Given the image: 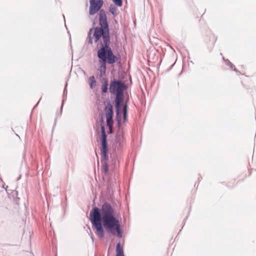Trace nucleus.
I'll return each instance as SVG.
<instances>
[{
	"instance_id": "nucleus-1",
	"label": "nucleus",
	"mask_w": 256,
	"mask_h": 256,
	"mask_svg": "<svg viewBox=\"0 0 256 256\" xmlns=\"http://www.w3.org/2000/svg\"><path fill=\"white\" fill-rule=\"evenodd\" d=\"M99 22L100 27H96L90 29L88 32L89 43L92 44V39L95 42H98L100 38L102 47L98 51V56L100 64V69L101 74H104L106 71V64H113L118 58L113 54L109 46L110 43V32L106 14L103 10L99 13Z\"/></svg>"
},
{
	"instance_id": "nucleus-2",
	"label": "nucleus",
	"mask_w": 256,
	"mask_h": 256,
	"mask_svg": "<svg viewBox=\"0 0 256 256\" xmlns=\"http://www.w3.org/2000/svg\"><path fill=\"white\" fill-rule=\"evenodd\" d=\"M90 220L92 228L95 230L96 234L100 238L104 236V231L116 232L118 238H121L122 235V230L118 220L115 216V212L112 206L108 203H104L102 206L101 210L99 208H94L90 212Z\"/></svg>"
},
{
	"instance_id": "nucleus-3",
	"label": "nucleus",
	"mask_w": 256,
	"mask_h": 256,
	"mask_svg": "<svg viewBox=\"0 0 256 256\" xmlns=\"http://www.w3.org/2000/svg\"><path fill=\"white\" fill-rule=\"evenodd\" d=\"M127 88L124 82L120 80H113L110 82L109 89L111 94L116 96H123V92Z\"/></svg>"
},
{
	"instance_id": "nucleus-4",
	"label": "nucleus",
	"mask_w": 256,
	"mask_h": 256,
	"mask_svg": "<svg viewBox=\"0 0 256 256\" xmlns=\"http://www.w3.org/2000/svg\"><path fill=\"white\" fill-rule=\"evenodd\" d=\"M104 112L106 116V121L107 126L108 128L110 133L112 134V125H113V110L112 106L111 104L110 101H106L104 102Z\"/></svg>"
},
{
	"instance_id": "nucleus-5",
	"label": "nucleus",
	"mask_w": 256,
	"mask_h": 256,
	"mask_svg": "<svg viewBox=\"0 0 256 256\" xmlns=\"http://www.w3.org/2000/svg\"><path fill=\"white\" fill-rule=\"evenodd\" d=\"M90 4L89 14L93 16L100 10L104 4V2L102 0H90Z\"/></svg>"
},
{
	"instance_id": "nucleus-6",
	"label": "nucleus",
	"mask_w": 256,
	"mask_h": 256,
	"mask_svg": "<svg viewBox=\"0 0 256 256\" xmlns=\"http://www.w3.org/2000/svg\"><path fill=\"white\" fill-rule=\"evenodd\" d=\"M101 132H102V148L101 150V153L102 156H106V154L108 152V146H107V136L105 132L104 126L103 125H101Z\"/></svg>"
},
{
	"instance_id": "nucleus-7",
	"label": "nucleus",
	"mask_w": 256,
	"mask_h": 256,
	"mask_svg": "<svg viewBox=\"0 0 256 256\" xmlns=\"http://www.w3.org/2000/svg\"><path fill=\"white\" fill-rule=\"evenodd\" d=\"M116 117H118V115L120 114L121 110L122 103L124 97H116Z\"/></svg>"
},
{
	"instance_id": "nucleus-8",
	"label": "nucleus",
	"mask_w": 256,
	"mask_h": 256,
	"mask_svg": "<svg viewBox=\"0 0 256 256\" xmlns=\"http://www.w3.org/2000/svg\"><path fill=\"white\" fill-rule=\"evenodd\" d=\"M124 138L123 131L122 130H119L116 136V142L120 145L124 142Z\"/></svg>"
},
{
	"instance_id": "nucleus-9",
	"label": "nucleus",
	"mask_w": 256,
	"mask_h": 256,
	"mask_svg": "<svg viewBox=\"0 0 256 256\" xmlns=\"http://www.w3.org/2000/svg\"><path fill=\"white\" fill-rule=\"evenodd\" d=\"M205 40L208 44L214 45L216 40V38L214 34H210L206 36Z\"/></svg>"
},
{
	"instance_id": "nucleus-10",
	"label": "nucleus",
	"mask_w": 256,
	"mask_h": 256,
	"mask_svg": "<svg viewBox=\"0 0 256 256\" xmlns=\"http://www.w3.org/2000/svg\"><path fill=\"white\" fill-rule=\"evenodd\" d=\"M88 83L91 89L94 88L96 86V81L94 76H91L88 78Z\"/></svg>"
},
{
	"instance_id": "nucleus-11",
	"label": "nucleus",
	"mask_w": 256,
	"mask_h": 256,
	"mask_svg": "<svg viewBox=\"0 0 256 256\" xmlns=\"http://www.w3.org/2000/svg\"><path fill=\"white\" fill-rule=\"evenodd\" d=\"M116 256H124L123 248L120 247V242L116 244Z\"/></svg>"
},
{
	"instance_id": "nucleus-12",
	"label": "nucleus",
	"mask_w": 256,
	"mask_h": 256,
	"mask_svg": "<svg viewBox=\"0 0 256 256\" xmlns=\"http://www.w3.org/2000/svg\"><path fill=\"white\" fill-rule=\"evenodd\" d=\"M128 104L126 102L123 108V122L126 123L127 122V112Z\"/></svg>"
},
{
	"instance_id": "nucleus-13",
	"label": "nucleus",
	"mask_w": 256,
	"mask_h": 256,
	"mask_svg": "<svg viewBox=\"0 0 256 256\" xmlns=\"http://www.w3.org/2000/svg\"><path fill=\"white\" fill-rule=\"evenodd\" d=\"M103 80L104 82L102 86V92L106 93L108 89V81L106 78H104Z\"/></svg>"
},
{
	"instance_id": "nucleus-14",
	"label": "nucleus",
	"mask_w": 256,
	"mask_h": 256,
	"mask_svg": "<svg viewBox=\"0 0 256 256\" xmlns=\"http://www.w3.org/2000/svg\"><path fill=\"white\" fill-rule=\"evenodd\" d=\"M107 158H108L107 154H106V157L102 156V162H104V170L105 173H107L108 171V166L106 164Z\"/></svg>"
},
{
	"instance_id": "nucleus-15",
	"label": "nucleus",
	"mask_w": 256,
	"mask_h": 256,
	"mask_svg": "<svg viewBox=\"0 0 256 256\" xmlns=\"http://www.w3.org/2000/svg\"><path fill=\"white\" fill-rule=\"evenodd\" d=\"M116 5L120 6L122 5V0H112Z\"/></svg>"
},
{
	"instance_id": "nucleus-16",
	"label": "nucleus",
	"mask_w": 256,
	"mask_h": 256,
	"mask_svg": "<svg viewBox=\"0 0 256 256\" xmlns=\"http://www.w3.org/2000/svg\"><path fill=\"white\" fill-rule=\"evenodd\" d=\"M110 12L112 14H114L115 12H116V9H115V8H110Z\"/></svg>"
},
{
	"instance_id": "nucleus-17",
	"label": "nucleus",
	"mask_w": 256,
	"mask_h": 256,
	"mask_svg": "<svg viewBox=\"0 0 256 256\" xmlns=\"http://www.w3.org/2000/svg\"><path fill=\"white\" fill-rule=\"evenodd\" d=\"M64 102V100H62V106H61V110L62 108Z\"/></svg>"
},
{
	"instance_id": "nucleus-18",
	"label": "nucleus",
	"mask_w": 256,
	"mask_h": 256,
	"mask_svg": "<svg viewBox=\"0 0 256 256\" xmlns=\"http://www.w3.org/2000/svg\"><path fill=\"white\" fill-rule=\"evenodd\" d=\"M117 121H118V124L119 125L120 123V120H118Z\"/></svg>"
}]
</instances>
